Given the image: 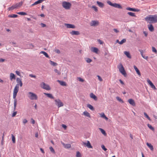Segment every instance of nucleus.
<instances>
[{
  "instance_id": "obj_32",
  "label": "nucleus",
  "mask_w": 157,
  "mask_h": 157,
  "mask_svg": "<svg viewBox=\"0 0 157 157\" xmlns=\"http://www.w3.org/2000/svg\"><path fill=\"white\" fill-rule=\"evenodd\" d=\"M27 47L29 48L32 49L34 48V45L31 43H29L27 44Z\"/></svg>"
},
{
  "instance_id": "obj_47",
  "label": "nucleus",
  "mask_w": 157,
  "mask_h": 157,
  "mask_svg": "<svg viewBox=\"0 0 157 157\" xmlns=\"http://www.w3.org/2000/svg\"><path fill=\"white\" fill-rule=\"evenodd\" d=\"M86 61L88 63H90L92 61V60L89 58H86Z\"/></svg>"
},
{
  "instance_id": "obj_54",
  "label": "nucleus",
  "mask_w": 157,
  "mask_h": 157,
  "mask_svg": "<svg viewBox=\"0 0 157 157\" xmlns=\"http://www.w3.org/2000/svg\"><path fill=\"white\" fill-rule=\"evenodd\" d=\"M107 3L109 4V5H110V6H113V3H112L110 1H107Z\"/></svg>"
},
{
  "instance_id": "obj_17",
  "label": "nucleus",
  "mask_w": 157,
  "mask_h": 157,
  "mask_svg": "<svg viewBox=\"0 0 157 157\" xmlns=\"http://www.w3.org/2000/svg\"><path fill=\"white\" fill-rule=\"evenodd\" d=\"M61 144L63 145L65 148H70L71 147V145L70 144H65L63 142L61 141Z\"/></svg>"
},
{
  "instance_id": "obj_31",
  "label": "nucleus",
  "mask_w": 157,
  "mask_h": 157,
  "mask_svg": "<svg viewBox=\"0 0 157 157\" xmlns=\"http://www.w3.org/2000/svg\"><path fill=\"white\" fill-rule=\"evenodd\" d=\"M49 61L50 62V64L54 66H56L58 65L57 63H55L51 60H50Z\"/></svg>"
},
{
  "instance_id": "obj_24",
  "label": "nucleus",
  "mask_w": 157,
  "mask_h": 157,
  "mask_svg": "<svg viewBox=\"0 0 157 157\" xmlns=\"http://www.w3.org/2000/svg\"><path fill=\"white\" fill-rule=\"evenodd\" d=\"M146 144L147 146L150 148L151 150V151H153L154 148L153 146L151 145V144L147 143Z\"/></svg>"
},
{
  "instance_id": "obj_59",
  "label": "nucleus",
  "mask_w": 157,
  "mask_h": 157,
  "mask_svg": "<svg viewBox=\"0 0 157 157\" xmlns=\"http://www.w3.org/2000/svg\"><path fill=\"white\" fill-rule=\"evenodd\" d=\"M29 76L31 77L36 78V76L35 75H33L32 74H29Z\"/></svg>"
},
{
  "instance_id": "obj_14",
  "label": "nucleus",
  "mask_w": 157,
  "mask_h": 157,
  "mask_svg": "<svg viewBox=\"0 0 157 157\" xmlns=\"http://www.w3.org/2000/svg\"><path fill=\"white\" fill-rule=\"evenodd\" d=\"M147 26L148 29L150 31L152 32L154 31V28L152 24H149Z\"/></svg>"
},
{
  "instance_id": "obj_55",
  "label": "nucleus",
  "mask_w": 157,
  "mask_h": 157,
  "mask_svg": "<svg viewBox=\"0 0 157 157\" xmlns=\"http://www.w3.org/2000/svg\"><path fill=\"white\" fill-rule=\"evenodd\" d=\"M54 51L56 53H58V54H59L60 53V50L59 49H56Z\"/></svg>"
},
{
  "instance_id": "obj_25",
  "label": "nucleus",
  "mask_w": 157,
  "mask_h": 157,
  "mask_svg": "<svg viewBox=\"0 0 157 157\" xmlns=\"http://www.w3.org/2000/svg\"><path fill=\"white\" fill-rule=\"evenodd\" d=\"M97 3L99 6V7L101 8H103L104 6V4L101 2L99 1H97Z\"/></svg>"
},
{
  "instance_id": "obj_60",
  "label": "nucleus",
  "mask_w": 157,
  "mask_h": 157,
  "mask_svg": "<svg viewBox=\"0 0 157 157\" xmlns=\"http://www.w3.org/2000/svg\"><path fill=\"white\" fill-rule=\"evenodd\" d=\"M143 33L144 34V35L146 37H147V36L148 33L147 32H146V31H144Z\"/></svg>"
},
{
  "instance_id": "obj_19",
  "label": "nucleus",
  "mask_w": 157,
  "mask_h": 157,
  "mask_svg": "<svg viewBox=\"0 0 157 157\" xmlns=\"http://www.w3.org/2000/svg\"><path fill=\"white\" fill-rule=\"evenodd\" d=\"M90 96L91 98H93L94 100L96 101L97 100V97L92 93L90 94Z\"/></svg>"
},
{
  "instance_id": "obj_40",
  "label": "nucleus",
  "mask_w": 157,
  "mask_h": 157,
  "mask_svg": "<svg viewBox=\"0 0 157 157\" xmlns=\"http://www.w3.org/2000/svg\"><path fill=\"white\" fill-rule=\"evenodd\" d=\"M126 41V39H123V40H122L121 41H120L119 42V44H123L124 43H125Z\"/></svg>"
},
{
  "instance_id": "obj_2",
  "label": "nucleus",
  "mask_w": 157,
  "mask_h": 157,
  "mask_svg": "<svg viewBox=\"0 0 157 157\" xmlns=\"http://www.w3.org/2000/svg\"><path fill=\"white\" fill-rule=\"evenodd\" d=\"M145 20L150 23H155L157 22V16L155 15H150L145 18Z\"/></svg>"
},
{
  "instance_id": "obj_43",
  "label": "nucleus",
  "mask_w": 157,
  "mask_h": 157,
  "mask_svg": "<svg viewBox=\"0 0 157 157\" xmlns=\"http://www.w3.org/2000/svg\"><path fill=\"white\" fill-rule=\"evenodd\" d=\"M49 149L53 153H55V151L53 148L51 146L49 147Z\"/></svg>"
},
{
  "instance_id": "obj_5",
  "label": "nucleus",
  "mask_w": 157,
  "mask_h": 157,
  "mask_svg": "<svg viewBox=\"0 0 157 157\" xmlns=\"http://www.w3.org/2000/svg\"><path fill=\"white\" fill-rule=\"evenodd\" d=\"M62 6L66 9L68 10L71 7V4L70 3L64 1L62 2Z\"/></svg>"
},
{
  "instance_id": "obj_16",
  "label": "nucleus",
  "mask_w": 157,
  "mask_h": 157,
  "mask_svg": "<svg viewBox=\"0 0 157 157\" xmlns=\"http://www.w3.org/2000/svg\"><path fill=\"white\" fill-rule=\"evenodd\" d=\"M70 33L72 35H78L80 34L79 32L78 31H72Z\"/></svg>"
},
{
  "instance_id": "obj_3",
  "label": "nucleus",
  "mask_w": 157,
  "mask_h": 157,
  "mask_svg": "<svg viewBox=\"0 0 157 157\" xmlns=\"http://www.w3.org/2000/svg\"><path fill=\"white\" fill-rule=\"evenodd\" d=\"M117 68L119 69L120 72L124 76H125L126 75V73L122 64L121 63H120L117 66Z\"/></svg>"
},
{
  "instance_id": "obj_13",
  "label": "nucleus",
  "mask_w": 157,
  "mask_h": 157,
  "mask_svg": "<svg viewBox=\"0 0 157 157\" xmlns=\"http://www.w3.org/2000/svg\"><path fill=\"white\" fill-rule=\"evenodd\" d=\"M128 101L130 105H132L133 106H135V103L133 99L131 98L129 99L128 100Z\"/></svg>"
},
{
  "instance_id": "obj_46",
  "label": "nucleus",
  "mask_w": 157,
  "mask_h": 157,
  "mask_svg": "<svg viewBox=\"0 0 157 157\" xmlns=\"http://www.w3.org/2000/svg\"><path fill=\"white\" fill-rule=\"evenodd\" d=\"M4 133L3 134V136H2V141H1V144L2 145H3V142H4Z\"/></svg>"
},
{
  "instance_id": "obj_38",
  "label": "nucleus",
  "mask_w": 157,
  "mask_h": 157,
  "mask_svg": "<svg viewBox=\"0 0 157 157\" xmlns=\"http://www.w3.org/2000/svg\"><path fill=\"white\" fill-rule=\"evenodd\" d=\"M17 13V14H18L21 15H26L27 14L26 13L24 12H18Z\"/></svg>"
},
{
  "instance_id": "obj_57",
  "label": "nucleus",
  "mask_w": 157,
  "mask_h": 157,
  "mask_svg": "<svg viewBox=\"0 0 157 157\" xmlns=\"http://www.w3.org/2000/svg\"><path fill=\"white\" fill-rule=\"evenodd\" d=\"M98 41L100 44H102L103 42L100 39L98 40Z\"/></svg>"
},
{
  "instance_id": "obj_28",
  "label": "nucleus",
  "mask_w": 157,
  "mask_h": 157,
  "mask_svg": "<svg viewBox=\"0 0 157 157\" xmlns=\"http://www.w3.org/2000/svg\"><path fill=\"white\" fill-rule=\"evenodd\" d=\"M23 2H20L18 3H17L15 5H16V8H18L20 7L22 5Z\"/></svg>"
},
{
  "instance_id": "obj_15",
  "label": "nucleus",
  "mask_w": 157,
  "mask_h": 157,
  "mask_svg": "<svg viewBox=\"0 0 157 157\" xmlns=\"http://www.w3.org/2000/svg\"><path fill=\"white\" fill-rule=\"evenodd\" d=\"M45 95L47 96V97L51 99H54V97L52 95V94L49 93H44Z\"/></svg>"
},
{
  "instance_id": "obj_4",
  "label": "nucleus",
  "mask_w": 157,
  "mask_h": 157,
  "mask_svg": "<svg viewBox=\"0 0 157 157\" xmlns=\"http://www.w3.org/2000/svg\"><path fill=\"white\" fill-rule=\"evenodd\" d=\"M28 94L29 95L28 97L31 100H37V96L35 94L32 92H29Z\"/></svg>"
},
{
  "instance_id": "obj_63",
  "label": "nucleus",
  "mask_w": 157,
  "mask_h": 157,
  "mask_svg": "<svg viewBox=\"0 0 157 157\" xmlns=\"http://www.w3.org/2000/svg\"><path fill=\"white\" fill-rule=\"evenodd\" d=\"M117 4L116 3H113L112 6L116 8Z\"/></svg>"
},
{
  "instance_id": "obj_51",
  "label": "nucleus",
  "mask_w": 157,
  "mask_h": 157,
  "mask_svg": "<svg viewBox=\"0 0 157 157\" xmlns=\"http://www.w3.org/2000/svg\"><path fill=\"white\" fill-rule=\"evenodd\" d=\"M54 71H55V72L56 73H57L58 74V75H60L61 74L60 72H59V71H58V70L57 69H55L54 70Z\"/></svg>"
},
{
  "instance_id": "obj_11",
  "label": "nucleus",
  "mask_w": 157,
  "mask_h": 157,
  "mask_svg": "<svg viewBox=\"0 0 157 157\" xmlns=\"http://www.w3.org/2000/svg\"><path fill=\"white\" fill-rule=\"evenodd\" d=\"M65 25L67 28L75 29V28L74 25L69 24H65Z\"/></svg>"
},
{
  "instance_id": "obj_12",
  "label": "nucleus",
  "mask_w": 157,
  "mask_h": 157,
  "mask_svg": "<svg viewBox=\"0 0 157 157\" xmlns=\"http://www.w3.org/2000/svg\"><path fill=\"white\" fill-rule=\"evenodd\" d=\"M83 144L85 145L88 148H92V146L91 145L89 141H87V143L83 142Z\"/></svg>"
},
{
  "instance_id": "obj_18",
  "label": "nucleus",
  "mask_w": 157,
  "mask_h": 157,
  "mask_svg": "<svg viewBox=\"0 0 157 157\" xmlns=\"http://www.w3.org/2000/svg\"><path fill=\"white\" fill-rule=\"evenodd\" d=\"M133 68L136 71L137 74L139 76H140L141 75L140 72V71L138 70V69L137 68V67L135 65H134L133 66Z\"/></svg>"
},
{
  "instance_id": "obj_33",
  "label": "nucleus",
  "mask_w": 157,
  "mask_h": 157,
  "mask_svg": "<svg viewBox=\"0 0 157 157\" xmlns=\"http://www.w3.org/2000/svg\"><path fill=\"white\" fill-rule=\"evenodd\" d=\"M45 0H38L37 1L35 2L34 4H35V5H36L38 4H40L42 3L43 1H44Z\"/></svg>"
},
{
  "instance_id": "obj_48",
  "label": "nucleus",
  "mask_w": 157,
  "mask_h": 157,
  "mask_svg": "<svg viewBox=\"0 0 157 157\" xmlns=\"http://www.w3.org/2000/svg\"><path fill=\"white\" fill-rule=\"evenodd\" d=\"M16 81L17 84H19L20 83V82H21V79L19 78H17L16 79Z\"/></svg>"
},
{
  "instance_id": "obj_22",
  "label": "nucleus",
  "mask_w": 157,
  "mask_h": 157,
  "mask_svg": "<svg viewBox=\"0 0 157 157\" xmlns=\"http://www.w3.org/2000/svg\"><path fill=\"white\" fill-rule=\"evenodd\" d=\"M57 81L59 82L60 85L61 86H66L67 85L66 83L63 81L58 80Z\"/></svg>"
},
{
  "instance_id": "obj_20",
  "label": "nucleus",
  "mask_w": 157,
  "mask_h": 157,
  "mask_svg": "<svg viewBox=\"0 0 157 157\" xmlns=\"http://www.w3.org/2000/svg\"><path fill=\"white\" fill-rule=\"evenodd\" d=\"M10 78L12 81L13 79H15L16 77L14 74L13 73H11L10 74Z\"/></svg>"
},
{
  "instance_id": "obj_30",
  "label": "nucleus",
  "mask_w": 157,
  "mask_h": 157,
  "mask_svg": "<svg viewBox=\"0 0 157 157\" xmlns=\"http://www.w3.org/2000/svg\"><path fill=\"white\" fill-rule=\"evenodd\" d=\"M87 107L92 110H94V109L93 107L91 105L88 104L87 105Z\"/></svg>"
},
{
  "instance_id": "obj_52",
  "label": "nucleus",
  "mask_w": 157,
  "mask_h": 157,
  "mask_svg": "<svg viewBox=\"0 0 157 157\" xmlns=\"http://www.w3.org/2000/svg\"><path fill=\"white\" fill-rule=\"evenodd\" d=\"M116 8L121 9L122 8V7L120 4H117Z\"/></svg>"
},
{
  "instance_id": "obj_10",
  "label": "nucleus",
  "mask_w": 157,
  "mask_h": 157,
  "mask_svg": "<svg viewBox=\"0 0 157 157\" xmlns=\"http://www.w3.org/2000/svg\"><path fill=\"white\" fill-rule=\"evenodd\" d=\"M127 10L131 11L134 12H139L140 10L137 9H136L135 8H132L131 7H127L126 8Z\"/></svg>"
},
{
  "instance_id": "obj_23",
  "label": "nucleus",
  "mask_w": 157,
  "mask_h": 157,
  "mask_svg": "<svg viewBox=\"0 0 157 157\" xmlns=\"http://www.w3.org/2000/svg\"><path fill=\"white\" fill-rule=\"evenodd\" d=\"M124 53L125 55H126V56L129 58L131 59V56L130 54V53L129 52L125 51L124 52Z\"/></svg>"
},
{
  "instance_id": "obj_8",
  "label": "nucleus",
  "mask_w": 157,
  "mask_h": 157,
  "mask_svg": "<svg viewBox=\"0 0 157 157\" xmlns=\"http://www.w3.org/2000/svg\"><path fill=\"white\" fill-rule=\"evenodd\" d=\"M147 81L148 83L150 85L151 88L154 90L156 89L155 85L149 79H147Z\"/></svg>"
},
{
  "instance_id": "obj_34",
  "label": "nucleus",
  "mask_w": 157,
  "mask_h": 157,
  "mask_svg": "<svg viewBox=\"0 0 157 157\" xmlns=\"http://www.w3.org/2000/svg\"><path fill=\"white\" fill-rule=\"evenodd\" d=\"M127 14L129 15L130 16H132V17H136V16L135 15V14L134 13L131 12H128L127 13Z\"/></svg>"
},
{
  "instance_id": "obj_26",
  "label": "nucleus",
  "mask_w": 157,
  "mask_h": 157,
  "mask_svg": "<svg viewBox=\"0 0 157 157\" xmlns=\"http://www.w3.org/2000/svg\"><path fill=\"white\" fill-rule=\"evenodd\" d=\"M83 114L85 116L90 118L91 117L90 113L86 111H85L83 112Z\"/></svg>"
},
{
  "instance_id": "obj_21",
  "label": "nucleus",
  "mask_w": 157,
  "mask_h": 157,
  "mask_svg": "<svg viewBox=\"0 0 157 157\" xmlns=\"http://www.w3.org/2000/svg\"><path fill=\"white\" fill-rule=\"evenodd\" d=\"M98 49L96 48L92 47L91 48V51L97 53L98 52Z\"/></svg>"
},
{
  "instance_id": "obj_37",
  "label": "nucleus",
  "mask_w": 157,
  "mask_h": 157,
  "mask_svg": "<svg viewBox=\"0 0 157 157\" xmlns=\"http://www.w3.org/2000/svg\"><path fill=\"white\" fill-rule=\"evenodd\" d=\"M116 99L119 102H121L122 103L124 102L119 97H116Z\"/></svg>"
},
{
  "instance_id": "obj_9",
  "label": "nucleus",
  "mask_w": 157,
  "mask_h": 157,
  "mask_svg": "<svg viewBox=\"0 0 157 157\" xmlns=\"http://www.w3.org/2000/svg\"><path fill=\"white\" fill-rule=\"evenodd\" d=\"M99 24V22L96 21H92L91 23H90V25L91 26H96L98 25Z\"/></svg>"
},
{
  "instance_id": "obj_56",
  "label": "nucleus",
  "mask_w": 157,
  "mask_h": 157,
  "mask_svg": "<svg viewBox=\"0 0 157 157\" xmlns=\"http://www.w3.org/2000/svg\"><path fill=\"white\" fill-rule=\"evenodd\" d=\"M17 113V111H14L13 112V113L12 115V117H14L15 116L16 114Z\"/></svg>"
},
{
  "instance_id": "obj_1",
  "label": "nucleus",
  "mask_w": 157,
  "mask_h": 157,
  "mask_svg": "<svg viewBox=\"0 0 157 157\" xmlns=\"http://www.w3.org/2000/svg\"><path fill=\"white\" fill-rule=\"evenodd\" d=\"M19 90V84H17L13 90V98L14 99V108L13 110H15L16 109V107L17 106V100L16 99V97L17 95V94Z\"/></svg>"
},
{
  "instance_id": "obj_49",
  "label": "nucleus",
  "mask_w": 157,
  "mask_h": 157,
  "mask_svg": "<svg viewBox=\"0 0 157 157\" xmlns=\"http://www.w3.org/2000/svg\"><path fill=\"white\" fill-rule=\"evenodd\" d=\"M78 79L79 81L82 82H83L84 81V80L80 77L78 78Z\"/></svg>"
},
{
  "instance_id": "obj_36",
  "label": "nucleus",
  "mask_w": 157,
  "mask_h": 157,
  "mask_svg": "<svg viewBox=\"0 0 157 157\" xmlns=\"http://www.w3.org/2000/svg\"><path fill=\"white\" fill-rule=\"evenodd\" d=\"M8 17H10L15 18L17 17L18 15L16 14H12L9 15Z\"/></svg>"
},
{
  "instance_id": "obj_35",
  "label": "nucleus",
  "mask_w": 157,
  "mask_h": 157,
  "mask_svg": "<svg viewBox=\"0 0 157 157\" xmlns=\"http://www.w3.org/2000/svg\"><path fill=\"white\" fill-rule=\"evenodd\" d=\"M12 140L13 143H15V138L14 136L12 134H11Z\"/></svg>"
},
{
  "instance_id": "obj_42",
  "label": "nucleus",
  "mask_w": 157,
  "mask_h": 157,
  "mask_svg": "<svg viewBox=\"0 0 157 157\" xmlns=\"http://www.w3.org/2000/svg\"><path fill=\"white\" fill-rule=\"evenodd\" d=\"M76 156L77 157H81V154L79 151H78L77 152Z\"/></svg>"
},
{
  "instance_id": "obj_6",
  "label": "nucleus",
  "mask_w": 157,
  "mask_h": 157,
  "mask_svg": "<svg viewBox=\"0 0 157 157\" xmlns=\"http://www.w3.org/2000/svg\"><path fill=\"white\" fill-rule=\"evenodd\" d=\"M55 102L56 105L59 108L60 107L63 106V104L62 102L59 99H56L55 100Z\"/></svg>"
},
{
  "instance_id": "obj_39",
  "label": "nucleus",
  "mask_w": 157,
  "mask_h": 157,
  "mask_svg": "<svg viewBox=\"0 0 157 157\" xmlns=\"http://www.w3.org/2000/svg\"><path fill=\"white\" fill-rule=\"evenodd\" d=\"M99 130L101 131V132L104 135H105L106 134V132L104 130L101 128H99Z\"/></svg>"
},
{
  "instance_id": "obj_61",
  "label": "nucleus",
  "mask_w": 157,
  "mask_h": 157,
  "mask_svg": "<svg viewBox=\"0 0 157 157\" xmlns=\"http://www.w3.org/2000/svg\"><path fill=\"white\" fill-rule=\"evenodd\" d=\"M40 25L42 27H44L46 26V25L45 24L43 23H41Z\"/></svg>"
},
{
  "instance_id": "obj_29",
  "label": "nucleus",
  "mask_w": 157,
  "mask_h": 157,
  "mask_svg": "<svg viewBox=\"0 0 157 157\" xmlns=\"http://www.w3.org/2000/svg\"><path fill=\"white\" fill-rule=\"evenodd\" d=\"M40 53H41V54H43L45 56V57H46L47 58H50V57L48 55V54L46 52H44V51H41L40 52Z\"/></svg>"
},
{
  "instance_id": "obj_7",
  "label": "nucleus",
  "mask_w": 157,
  "mask_h": 157,
  "mask_svg": "<svg viewBox=\"0 0 157 157\" xmlns=\"http://www.w3.org/2000/svg\"><path fill=\"white\" fill-rule=\"evenodd\" d=\"M41 87L44 89H45L47 90H49L51 89L49 85L46 84L44 82H43L41 84Z\"/></svg>"
},
{
  "instance_id": "obj_41",
  "label": "nucleus",
  "mask_w": 157,
  "mask_h": 157,
  "mask_svg": "<svg viewBox=\"0 0 157 157\" xmlns=\"http://www.w3.org/2000/svg\"><path fill=\"white\" fill-rule=\"evenodd\" d=\"M148 127L152 130L154 131V128L151 125L149 124H147Z\"/></svg>"
},
{
  "instance_id": "obj_27",
  "label": "nucleus",
  "mask_w": 157,
  "mask_h": 157,
  "mask_svg": "<svg viewBox=\"0 0 157 157\" xmlns=\"http://www.w3.org/2000/svg\"><path fill=\"white\" fill-rule=\"evenodd\" d=\"M15 5H13L11 7H9L8 8V10H13V9L16 8Z\"/></svg>"
},
{
  "instance_id": "obj_58",
  "label": "nucleus",
  "mask_w": 157,
  "mask_h": 157,
  "mask_svg": "<svg viewBox=\"0 0 157 157\" xmlns=\"http://www.w3.org/2000/svg\"><path fill=\"white\" fill-rule=\"evenodd\" d=\"M27 121L26 119H24L23 120V123L24 124H25V123L27 122Z\"/></svg>"
},
{
  "instance_id": "obj_62",
  "label": "nucleus",
  "mask_w": 157,
  "mask_h": 157,
  "mask_svg": "<svg viewBox=\"0 0 157 157\" xmlns=\"http://www.w3.org/2000/svg\"><path fill=\"white\" fill-rule=\"evenodd\" d=\"M31 123L33 124H34L35 123V120L33 119V118H32L31 119Z\"/></svg>"
},
{
  "instance_id": "obj_50",
  "label": "nucleus",
  "mask_w": 157,
  "mask_h": 157,
  "mask_svg": "<svg viewBox=\"0 0 157 157\" xmlns=\"http://www.w3.org/2000/svg\"><path fill=\"white\" fill-rule=\"evenodd\" d=\"M101 147L105 151H106L107 150V149L105 147V146L103 145H101Z\"/></svg>"
},
{
  "instance_id": "obj_44",
  "label": "nucleus",
  "mask_w": 157,
  "mask_h": 157,
  "mask_svg": "<svg viewBox=\"0 0 157 157\" xmlns=\"http://www.w3.org/2000/svg\"><path fill=\"white\" fill-rule=\"evenodd\" d=\"M144 116H145V117L149 120H151V119L150 117L148 116L147 115V113H144Z\"/></svg>"
},
{
  "instance_id": "obj_64",
  "label": "nucleus",
  "mask_w": 157,
  "mask_h": 157,
  "mask_svg": "<svg viewBox=\"0 0 157 157\" xmlns=\"http://www.w3.org/2000/svg\"><path fill=\"white\" fill-rule=\"evenodd\" d=\"M97 76L98 78V79L99 81H102V79L100 76L99 75H98Z\"/></svg>"
},
{
  "instance_id": "obj_53",
  "label": "nucleus",
  "mask_w": 157,
  "mask_h": 157,
  "mask_svg": "<svg viewBox=\"0 0 157 157\" xmlns=\"http://www.w3.org/2000/svg\"><path fill=\"white\" fill-rule=\"evenodd\" d=\"M92 8H93L94 9V10L96 11L97 12L98 10L97 7L95 6H93L92 7Z\"/></svg>"
},
{
  "instance_id": "obj_45",
  "label": "nucleus",
  "mask_w": 157,
  "mask_h": 157,
  "mask_svg": "<svg viewBox=\"0 0 157 157\" xmlns=\"http://www.w3.org/2000/svg\"><path fill=\"white\" fill-rule=\"evenodd\" d=\"M152 49L153 52H155V53H157V51L156 50V48L154 47H152Z\"/></svg>"
}]
</instances>
